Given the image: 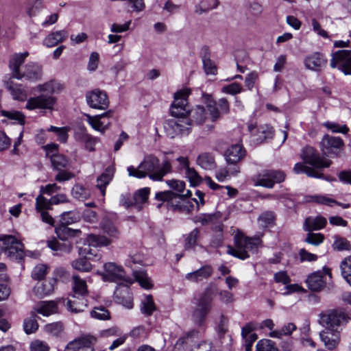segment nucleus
<instances>
[{
    "mask_svg": "<svg viewBox=\"0 0 351 351\" xmlns=\"http://www.w3.org/2000/svg\"><path fill=\"white\" fill-rule=\"evenodd\" d=\"M342 277L351 286V256L345 258L340 263Z\"/></svg>",
    "mask_w": 351,
    "mask_h": 351,
    "instance_id": "nucleus-45",
    "label": "nucleus"
},
{
    "mask_svg": "<svg viewBox=\"0 0 351 351\" xmlns=\"http://www.w3.org/2000/svg\"><path fill=\"white\" fill-rule=\"evenodd\" d=\"M86 101L93 108L105 110L108 107L109 100L105 91L95 89L86 94Z\"/></svg>",
    "mask_w": 351,
    "mask_h": 351,
    "instance_id": "nucleus-20",
    "label": "nucleus"
},
{
    "mask_svg": "<svg viewBox=\"0 0 351 351\" xmlns=\"http://www.w3.org/2000/svg\"><path fill=\"white\" fill-rule=\"evenodd\" d=\"M258 132L259 134V139L261 141H265L272 138L274 136V128L270 125H264L258 128Z\"/></svg>",
    "mask_w": 351,
    "mask_h": 351,
    "instance_id": "nucleus-62",
    "label": "nucleus"
},
{
    "mask_svg": "<svg viewBox=\"0 0 351 351\" xmlns=\"http://www.w3.org/2000/svg\"><path fill=\"white\" fill-rule=\"evenodd\" d=\"M149 193V187L140 189L132 196L121 195L120 204L126 208H134L137 211H141L148 204Z\"/></svg>",
    "mask_w": 351,
    "mask_h": 351,
    "instance_id": "nucleus-8",
    "label": "nucleus"
},
{
    "mask_svg": "<svg viewBox=\"0 0 351 351\" xmlns=\"http://www.w3.org/2000/svg\"><path fill=\"white\" fill-rule=\"evenodd\" d=\"M309 198L310 201L316 202L317 204L328 205L330 206H332V204L339 205L343 208H348L350 206L349 204H341L324 195H312Z\"/></svg>",
    "mask_w": 351,
    "mask_h": 351,
    "instance_id": "nucleus-43",
    "label": "nucleus"
},
{
    "mask_svg": "<svg viewBox=\"0 0 351 351\" xmlns=\"http://www.w3.org/2000/svg\"><path fill=\"white\" fill-rule=\"evenodd\" d=\"M28 52L15 53L11 56L9 62V67L11 70V77L20 80L19 73L22 70L21 64L24 62L25 58L28 56Z\"/></svg>",
    "mask_w": 351,
    "mask_h": 351,
    "instance_id": "nucleus-26",
    "label": "nucleus"
},
{
    "mask_svg": "<svg viewBox=\"0 0 351 351\" xmlns=\"http://www.w3.org/2000/svg\"><path fill=\"white\" fill-rule=\"evenodd\" d=\"M156 306L152 295H147L142 300L141 311L143 314L150 316L156 311Z\"/></svg>",
    "mask_w": 351,
    "mask_h": 351,
    "instance_id": "nucleus-41",
    "label": "nucleus"
},
{
    "mask_svg": "<svg viewBox=\"0 0 351 351\" xmlns=\"http://www.w3.org/2000/svg\"><path fill=\"white\" fill-rule=\"evenodd\" d=\"M51 209L50 199H47L44 195L40 193L36 198L35 210L40 215L42 221L53 226L55 220L48 213V210Z\"/></svg>",
    "mask_w": 351,
    "mask_h": 351,
    "instance_id": "nucleus-15",
    "label": "nucleus"
},
{
    "mask_svg": "<svg viewBox=\"0 0 351 351\" xmlns=\"http://www.w3.org/2000/svg\"><path fill=\"white\" fill-rule=\"evenodd\" d=\"M213 273V268L210 265H205L199 269L186 274V280L192 282H199L208 280Z\"/></svg>",
    "mask_w": 351,
    "mask_h": 351,
    "instance_id": "nucleus-24",
    "label": "nucleus"
},
{
    "mask_svg": "<svg viewBox=\"0 0 351 351\" xmlns=\"http://www.w3.org/2000/svg\"><path fill=\"white\" fill-rule=\"evenodd\" d=\"M350 320L349 315L343 309H330L319 315V324L329 330L336 329L341 332Z\"/></svg>",
    "mask_w": 351,
    "mask_h": 351,
    "instance_id": "nucleus-5",
    "label": "nucleus"
},
{
    "mask_svg": "<svg viewBox=\"0 0 351 351\" xmlns=\"http://www.w3.org/2000/svg\"><path fill=\"white\" fill-rule=\"evenodd\" d=\"M50 160L53 169L56 171H60L69 165V159L60 154H51Z\"/></svg>",
    "mask_w": 351,
    "mask_h": 351,
    "instance_id": "nucleus-42",
    "label": "nucleus"
},
{
    "mask_svg": "<svg viewBox=\"0 0 351 351\" xmlns=\"http://www.w3.org/2000/svg\"><path fill=\"white\" fill-rule=\"evenodd\" d=\"M326 223V219L321 215L316 217H308L306 218L304 222L303 229L306 232L319 230L324 228Z\"/></svg>",
    "mask_w": 351,
    "mask_h": 351,
    "instance_id": "nucleus-29",
    "label": "nucleus"
},
{
    "mask_svg": "<svg viewBox=\"0 0 351 351\" xmlns=\"http://www.w3.org/2000/svg\"><path fill=\"white\" fill-rule=\"evenodd\" d=\"M104 271L99 273L104 281L119 282L128 281L125 273L122 267L114 263H107L104 265Z\"/></svg>",
    "mask_w": 351,
    "mask_h": 351,
    "instance_id": "nucleus-14",
    "label": "nucleus"
},
{
    "mask_svg": "<svg viewBox=\"0 0 351 351\" xmlns=\"http://www.w3.org/2000/svg\"><path fill=\"white\" fill-rule=\"evenodd\" d=\"M80 216L78 212L71 210L64 212L60 215V223L62 225H70L78 221Z\"/></svg>",
    "mask_w": 351,
    "mask_h": 351,
    "instance_id": "nucleus-48",
    "label": "nucleus"
},
{
    "mask_svg": "<svg viewBox=\"0 0 351 351\" xmlns=\"http://www.w3.org/2000/svg\"><path fill=\"white\" fill-rule=\"evenodd\" d=\"M43 8V0H31L26 8L27 14L30 17L34 16Z\"/></svg>",
    "mask_w": 351,
    "mask_h": 351,
    "instance_id": "nucleus-54",
    "label": "nucleus"
},
{
    "mask_svg": "<svg viewBox=\"0 0 351 351\" xmlns=\"http://www.w3.org/2000/svg\"><path fill=\"white\" fill-rule=\"evenodd\" d=\"M245 156V150L240 144L232 145L225 152V158L228 164H237Z\"/></svg>",
    "mask_w": 351,
    "mask_h": 351,
    "instance_id": "nucleus-25",
    "label": "nucleus"
},
{
    "mask_svg": "<svg viewBox=\"0 0 351 351\" xmlns=\"http://www.w3.org/2000/svg\"><path fill=\"white\" fill-rule=\"evenodd\" d=\"M56 233L60 239L66 241L69 238L80 236L81 230L79 229H72L66 225L61 224L56 228Z\"/></svg>",
    "mask_w": 351,
    "mask_h": 351,
    "instance_id": "nucleus-35",
    "label": "nucleus"
},
{
    "mask_svg": "<svg viewBox=\"0 0 351 351\" xmlns=\"http://www.w3.org/2000/svg\"><path fill=\"white\" fill-rule=\"evenodd\" d=\"M221 91L223 93L230 94V95H237L243 91V87L241 84L233 82L228 85H225L222 87Z\"/></svg>",
    "mask_w": 351,
    "mask_h": 351,
    "instance_id": "nucleus-60",
    "label": "nucleus"
},
{
    "mask_svg": "<svg viewBox=\"0 0 351 351\" xmlns=\"http://www.w3.org/2000/svg\"><path fill=\"white\" fill-rule=\"evenodd\" d=\"M189 93L186 90H180L174 95V101L171 106V114L173 117L186 118L190 112L187 97Z\"/></svg>",
    "mask_w": 351,
    "mask_h": 351,
    "instance_id": "nucleus-10",
    "label": "nucleus"
},
{
    "mask_svg": "<svg viewBox=\"0 0 351 351\" xmlns=\"http://www.w3.org/2000/svg\"><path fill=\"white\" fill-rule=\"evenodd\" d=\"M240 172L239 167L237 166L233 168H221L216 171L215 177L219 182H223L230 176H237Z\"/></svg>",
    "mask_w": 351,
    "mask_h": 351,
    "instance_id": "nucleus-47",
    "label": "nucleus"
},
{
    "mask_svg": "<svg viewBox=\"0 0 351 351\" xmlns=\"http://www.w3.org/2000/svg\"><path fill=\"white\" fill-rule=\"evenodd\" d=\"M171 170V165L167 160L163 161L162 167H158L154 174H151L149 178L154 181H161L163 177Z\"/></svg>",
    "mask_w": 351,
    "mask_h": 351,
    "instance_id": "nucleus-44",
    "label": "nucleus"
},
{
    "mask_svg": "<svg viewBox=\"0 0 351 351\" xmlns=\"http://www.w3.org/2000/svg\"><path fill=\"white\" fill-rule=\"evenodd\" d=\"M36 314L38 313L43 316H50L58 311V304L56 301H42L38 302L32 310Z\"/></svg>",
    "mask_w": 351,
    "mask_h": 351,
    "instance_id": "nucleus-28",
    "label": "nucleus"
},
{
    "mask_svg": "<svg viewBox=\"0 0 351 351\" xmlns=\"http://www.w3.org/2000/svg\"><path fill=\"white\" fill-rule=\"evenodd\" d=\"M5 254L14 260H22L24 256L23 245L14 237L5 236L3 239Z\"/></svg>",
    "mask_w": 351,
    "mask_h": 351,
    "instance_id": "nucleus-12",
    "label": "nucleus"
},
{
    "mask_svg": "<svg viewBox=\"0 0 351 351\" xmlns=\"http://www.w3.org/2000/svg\"><path fill=\"white\" fill-rule=\"evenodd\" d=\"M323 125L335 133L346 134L349 131L346 125H339L335 122L326 121L323 123Z\"/></svg>",
    "mask_w": 351,
    "mask_h": 351,
    "instance_id": "nucleus-57",
    "label": "nucleus"
},
{
    "mask_svg": "<svg viewBox=\"0 0 351 351\" xmlns=\"http://www.w3.org/2000/svg\"><path fill=\"white\" fill-rule=\"evenodd\" d=\"M213 298L210 294V288H206L195 302L196 306L192 313V317L195 323L201 325L204 322L206 315L213 308Z\"/></svg>",
    "mask_w": 351,
    "mask_h": 351,
    "instance_id": "nucleus-7",
    "label": "nucleus"
},
{
    "mask_svg": "<svg viewBox=\"0 0 351 351\" xmlns=\"http://www.w3.org/2000/svg\"><path fill=\"white\" fill-rule=\"evenodd\" d=\"M344 145L343 141L338 136H332L326 134L320 142L321 150L324 155L337 156L338 152Z\"/></svg>",
    "mask_w": 351,
    "mask_h": 351,
    "instance_id": "nucleus-18",
    "label": "nucleus"
},
{
    "mask_svg": "<svg viewBox=\"0 0 351 351\" xmlns=\"http://www.w3.org/2000/svg\"><path fill=\"white\" fill-rule=\"evenodd\" d=\"M327 275L331 277L329 269H324L311 274L306 280L308 288L312 291H319L323 289L326 284Z\"/></svg>",
    "mask_w": 351,
    "mask_h": 351,
    "instance_id": "nucleus-19",
    "label": "nucleus"
},
{
    "mask_svg": "<svg viewBox=\"0 0 351 351\" xmlns=\"http://www.w3.org/2000/svg\"><path fill=\"white\" fill-rule=\"evenodd\" d=\"M103 231L114 239L119 238V232L114 224L108 219H104L101 226Z\"/></svg>",
    "mask_w": 351,
    "mask_h": 351,
    "instance_id": "nucleus-55",
    "label": "nucleus"
},
{
    "mask_svg": "<svg viewBox=\"0 0 351 351\" xmlns=\"http://www.w3.org/2000/svg\"><path fill=\"white\" fill-rule=\"evenodd\" d=\"M159 166V159L153 154H148L137 167L130 166L127 170L130 176L141 179L147 176L149 178L151 174H154L158 170Z\"/></svg>",
    "mask_w": 351,
    "mask_h": 351,
    "instance_id": "nucleus-6",
    "label": "nucleus"
},
{
    "mask_svg": "<svg viewBox=\"0 0 351 351\" xmlns=\"http://www.w3.org/2000/svg\"><path fill=\"white\" fill-rule=\"evenodd\" d=\"M197 164L206 170L213 169L216 166L213 155L208 152L202 153L198 156Z\"/></svg>",
    "mask_w": 351,
    "mask_h": 351,
    "instance_id": "nucleus-36",
    "label": "nucleus"
},
{
    "mask_svg": "<svg viewBox=\"0 0 351 351\" xmlns=\"http://www.w3.org/2000/svg\"><path fill=\"white\" fill-rule=\"evenodd\" d=\"M191 123L187 118L174 117L165 121L164 128L168 136L174 138L188 135L191 132Z\"/></svg>",
    "mask_w": 351,
    "mask_h": 351,
    "instance_id": "nucleus-9",
    "label": "nucleus"
},
{
    "mask_svg": "<svg viewBox=\"0 0 351 351\" xmlns=\"http://www.w3.org/2000/svg\"><path fill=\"white\" fill-rule=\"evenodd\" d=\"M217 0H202L199 5L195 6V12L198 14H202L217 8Z\"/></svg>",
    "mask_w": 351,
    "mask_h": 351,
    "instance_id": "nucleus-51",
    "label": "nucleus"
},
{
    "mask_svg": "<svg viewBox=\"0 0 351 351\" xmlns=\"http://www.w3.org/2000/svg\"><path fill=\"white\" fill-rule=\"evenodd\" d=\"M257 351H279L274 341L270 339L260 340L256 346Z\"/></svg>",
    "mask_w": 351,
    "mask_h": 351,
    "instance_id": "nucleus-56",
    "label": "nucleus"
},
{
    "mask_svg": "<svg viewBox=\"0 0 351 351\" xmlns=\"http://www.w3.org/2000/svg\"><path fill=\"white\" fill-rule=\"evenodd\" d=\"M330 65L332 68L338 66L346 75H350L351 50L341 49L333 53Z\"/></svg>",
    "mask_w": 351,
    "mask_h": 351,
    "instance_id": "nucleus-11",
    "label": "nucleus"
},
{
    "mask_svg": "<svg viewBox=\"0 0 351 351\" xmlns=\"http://www.w3.org/2000/svg\"><path fill=\"white\" fill-rule=\"evenodd\" d=\"M199 235V230L197 228L193 229L189 234L184 235V249L193 248L196 244Z\"/></svg>",
    "mask_w": 351,
    "mask_h": 351,
    "instance_id": "nucleus-50",
    "label": "nucleus"
},
{
    "mask_svg": "<svg viewBox=\"0 0 351 351\" xmlns=\"http://www.w3.org/2000/svg\"><path fill=\"white\" fill-rule=\"evenodd\" d=\"M42 67L34 62H29L22 66V70L19 73L20 80L25 79L31 82H36L42 77Z\"/></svg>",
    "mask_w": 351,
    "mask_h": 351,
    "instance_id": "nucleus-22",
    "label": "nucleus"
},
{
    "mask_svg": "<svg viewBox=\"0 0 351 351\" xmlns=\"http://www.w3.org/2000/svg\"><path fill=\"white\" fill-rule=\"evenodd\" d=\"M204 51V55H202V60L206 74L216 75L217 69L214 62H213L210 59L208 49L207 48H205Z\"/></svg>",
    "mask_w": 351,
    "mask_h": 351,
    "instance_id": "nucleus-40",
    "label": "nucleus"
},
{
    "mask_svg": "<svg viewBox=\"0 0 351 351\" xmlns=\"http://www.w3.org/2000/svg\"><path fill=\"white\" fill-rule=\"evenodd\" d=\"M71 193L74 198L82 201L87 199L90 197V192L88 189L79 184L73 186L71 190Z\"/></svg>",
    "mask_w": 351,
    "mask_h": 351,
    "instance_id": "nucleus-52",
    "label": "nucleus"
},
{
    "mask_svg": "<svg viewBox=\"0 0 351 351\" xmlns=\"http://www.w3.org/2000/svg\"><path fill=\"white\" fill-rule=\"evenodd\" d=\"M191 123H195L197 125H202L204 123L206 119V113L205 109L202 106H197L193 110H190Z\"/></svg>",
    "mask_w": 351,
    "mask_h": 351,
    "instance_id": "nucleus-38",
    "label": "nucleus"
},
{
    "mask_svg": "<svg viewBox=\"0 0 351 351\" xmlns=\"http://www.w3.org/2000/svg\"><path fill=\"white\" fill-rule=\"evenodd\" d=\"M111 243V240L103 235L89 234L87 237L84 245L79 248V254L82 256L94 255L90 249L93 247L108 246Z\"/></svg>",
    "mask_w": 351,
    "mask_h": 351,
    "instance_id": "nucleus-17",
    "label": "nucleus"
},
{
    "mask_svg": "<svg viewBox=\"0 0 351 351\" xmlns=\"http://www.w3.org/2000/svg\"><path fill=\"white\" fill-rule=\"evenodd\" d=\"M134 276L139 285L147 289H151L153 286L150 278L143 271L134 270L133 271Z\"/></svg>",
    "mask_w": 351,
    "mask_h": 351,
    "instance_id": "nucleus-46",
    "label": "nucleus"
},
{
    "mask_svg": "<svg viewBox=\"0 0 351 351\" xmlns=\"http://www.w3.org/2000/svg\"><path fill=\"white\" fill-rule=\"evenodd\" d=\"M56 283L55 278H50L44 281H38L33 289V292L39 298L45 297L53 292Z\"/></svg>",
    "mask_w": 351,
    "mask_h": 351,
    "instance_id": "nucleus-27",
    "label": "nucleus"
},
{
    "mask_svg": "<svg viewBox=\"0 0 351 351\" xmlns=\"http://www.w3.org/2000/svg\"><path fill=\"white\" fill-rule=\"evenodd\" d=\"M191 195V192L189 191L185 195H179L171 191H165L156 193L155 199L166 202L168 210L189 214L193 210L194 205L191 201L186 199L185 196Z\"/></svg>",
    "mask_w": 351,
    "mask_h": 351,
    "instance_id": "nucleus-3",
    "label": "nucleus"
},
{
    "mask_svg": "<svg viewBox=\"0 0 351 351\" xmlns=\"http://www.w3.org/2000/svg\"><path fill=\"white\" fill-rule=\"evenodd\" d=\"M324 236L321 233H312L309 232L307 234L305 241L313 245H318L323 242Z\"/></svg>",
    "mask_w": 351,
    "mask_h": 351,
    "instance_id": "nucleus-63",
    "label": "nucleus"
},
{
    "mask_svg": "<svg viewBox=\"0 0 351 351\" xmlns=\"http://www.w3.org/2000/svg\"><path fill=\"white\" fill-rule=\"evenodd\" d=\"M112 114V112L111 110H108L101 114L93 117L87 115V121L94 130L104 133L108 128L109 123H106L104 121H101V119L104 117H110Z\"/></svg>",
    "mask_w": 351,
    "mask_h": 351,
    "instance_id": "nucleus-30",
    "label": "nucleus"
},
{
    "mask_svg": "<svg viewBox=\"0 0 351 351\" xmlns=\"http://www.w3.org/2000/svg\"><path fill=\"white\" fill-rule=\"evenodd\" d=\"M285 179V174L280 170H267L257 178L256 185L271 189L275 183H280Z\"/></svg>",
    "mask_w": 351,
    "mask_h": 351,
    "instance_id": "nucleus-16",
    "label": "nucleus"
},
{
    "mask_svg": "<svg viewBox=\"0 0 351 351\" xmlns=\"http://www.w3.org/2000/svg\"><path fill=\"white\" fill-rule=\"evenodd\" d=\"M67 308L72 313L82 312L87 306V300L84 296L73 295L66 302Z\"/></svg>",
    "mask_w": 351,
    "mask_h": 351,
    "instance_id": "nucleus-31",
    "label": "nucleus"
},
{
    "mask_svg": "<svg viewBox=\"0 0 351 351\" xmlns=\"http://www.w3.org/2000/svg\"><path fill=\"white\" fill-rule=\"evenodd\" d=\"M301 157L304 163L311 167L298 162L295 165L293 171L298 174L304 173L308 177L324 178L323 174L320 171L321 169L329 167L332 163L330 160L321 157L317 151L310 146L302 149Z\"/></svg>",
    "mask_w": 351,
    "mask_h": 351,
    "instance_id": "nucleus-1",
    "label": "nucleus"
},
{
    "mask_svg": "<svg viewBox=\"0 0 351 351\" xmlns=\"http://www.w3.org/2000/svg\"><path fill=\"white\" fill-rule=\"evenodd\" d=\"M327 64V58L319 52H315L306 56L304 59V64L308 69L318 71L325 67Z\"/></svg>",
    "mask_w": 351,
    "mask_h": 351,
    "instance_id": "nucleus-23",
    "label": "nucleus"
},
{
    "mask_svg": "<svg viewBox=\"0 0 351 351\" xmlns=\"http://www.w3.org/2000/svg\"><path fill=\"white\" fill-rule=\"evenodd\" d=\"M276 219V215L274 212L267 211L262 213L258 217V221L261 225L264 227H267L268 226L272 225L274 223Z\"/></svg>",
    "mask_w": 351,
    "mask_h": 351,
    "instance_id": "nucleus-58",
    "label": "nucleus"
},
{
    "mask_svg": "<svg viewBox=\"0 0 351 351\" xmlns=\"http://www.w3.org/2000/svg\"><path fill=\"white\" fill-rule=\"evenodd\" d=\"M93 318L98 320H108L110 319V312L104 306H96L90 312Z\"/></svg>",
    "mask_w": 351,
    "mask_h": 351,
    "instance_id": "nucleus-53",
    "label": "nucleus"
},
{
    "mask_svg": "<svg viewBox=\"0 0 351 351\" xmlns=\"http://www.w3.org/2000/svg\"><path fill=\"white\" fill-rule=\"evenodd\" d=\"M259 237H245L237 234L234 236L235 247H229L228 252L234 257L244 260L250 257L249 252L255 253L261 245Z\"/></svg>",
    "mask_w": 351,
    "mask_h": 351,
    "instance_id": "nucleus-4",
    "label": "nucleus"
},
{
    "mask_svg": "<svg viewBox=\"0 0 351 351\" xmlns=\"http://www.w3.org/2000/svg\"><path fill=\"white\" fill-rule=\"evenodd\" d=\"M73 261L71 263L72 267L80 271L88 272L92 269V265L86 259V256H82Z\"/></svg>",
    "mask_w": 351,
    "mask_h": 351,
    "instance_id": "nucleus-49",
    "label": "nucleus"
},
{
    "mask_svg": "<svg viewBox=\"0 0 351 351\" xmlns=\"http://www.w3.org/2000/svg\"><path fill=\"white\" fill-rule=\"evenodd\" d=\"M319 338L325 348L330 351L335 350L341 342V331L336 329L324 328L319 332Z\"/></svg>",
    "mask_w": 351,
    "mask_h": 351,
    "instance_id": "nucleus-21",
    "label": "nucleus"
},
{
    "mask_svg": "<svg viewBox=\"0 0 351 351\" xmlns=\"http://www.w3.org/2000/svg\"><path fill=\"white\" fill-rule=\"evenodd\" d=\"M47 332L53 335L58 336L63 330V325L61 322H54L47 324L45 326Z\"/></svg>",
    "mask_w": 351,
    "mask_h": 351,
    "instance_id": "nucleus-61",
    "label": "nucleus"
},
{
    "mask_svg": "<svg viewBox=\"0 0 351 351\" xmlns=\"http://www.w3.org/2000/svg\"><path fill=\"white\" fill-rule=\"evenodd\" d=\"M58 85L54 81H50L37 86L36 89L38 91L47 92V94H41L29 98L27 101L26 108L30 110L35 109H53L56 102V99L51 95L56 92Z\"/></svg>",
    "mask_w": 351,
    "mask_h": 351,
    "instance_id": "nucleus-2",
    "label": "nucleus"
},
{
    "mask_svg": "<svg viewBox=\"0 0 351 351\" xmlns=\"http://www.w3.org/2000/svg\"><path fill=\"white\" fill-rule=\"evenodd\" d=\"M5 88L10 92L15 100L25 101L27 99V93L23 86L9 80L5 82Z\"/></svg>",
    "mask_w": 351,
    "mask_h": 351,
    "instance_id": "nucleus-32",
    "label": "nucleus"
},
{
    "mask_svg": "<svg viewBox=\"0 0 351 351\" xmlns=\"http://www.w3.org/2000/svg\"><path fill=\"white\" fill-rule=\"evenodd\" d=\"M29 350L30 351H49L50 347L46 342L36 339L30 343Z\"/></svg>",
    "mask_w": 351,
    "mask_h": 351,
    "instance_id": "nucleus-64",
    "label": "nucleus"
},
{
    "mask_svg": "<svg viewBox=\"0 0 351 351\" xmlns=\"http://www.w3.org/2000/svg\"><path fill=\"white\" fill-rule=\"evenodd\" d=\"M97 338L91 335H84L70 341L65 351H94Z\"/></svg>",
    "mask_w": 351,
    "mask_h": 351,
    "instance_id": "nucleus-13",
    "label": "nucleus"
},
{
    "mask_svg": "<svg viewBox=\"0 0 351 351\" xmlns=\"http://www.w3.org/2000/svg\"><path fill=\"white\" fill-rule=\"evenodd\" d=\"M69 34L65 30H60L49 34L43 40L47 47H52L67 38Z\"/></svg>",
    "mask_w": 351,
    "mask_h": 351,
    "instance_id": "nucleus-34",
    "label": "nucleus"
},
{
    "mask_svg": "<svg viewBox=\"0 0 351 351\" xmlns=\"http://www.w3.org/2000/svg\"><path fill=\"white\" fill-rule=\"evenodd\" d=\"M333 248L338 251L351 250V244L346 239L338 236L335 237V241L332 245Z\"/></svg>",
    "mask_w": 351,
    "mask_h": 351,
    "instance_id": "nucleus-59",
    "label": "nucleus"
},
{
    "mask_svg": "<svg viewBox=\"0 0 351 351\" xmlns=\"http://www.w3.org/2000/svg\"><path fill=\"white\" fill-rule=\"evenodd\" d=\"M114 173V168L113 167H108L106 169L104 172L97 178V186L100 190L103 196L106 194V187L112 180Z\"/></svg>",
    "mask_w": 351,
    "mask_h": 351,
    "instance_id": "nucleus-33",
    "label": "nucleus"
},
{
    "mask_svg": "<svg viewBox=\"0 0 351 351\" xmlns=\"http://www.w3.org/2000/svg\"><path fill=\"white\" fill-rule=\"evenodd\" d=\"M73 290L74 293L73 295L85 297L88 293L86 281L82 279L79 276H73Z\"/></svg>",
    "mask_w": 351,
    "mask_h": 351,
    "instance_id": "nucleus-39",
    "label": "nucleus"
},
{
    "mask_svg": "<svg viewBox=\"0 0 351 351\" xmlns=\"http://www.w3.org/2000/svg\"><path fill=\"white\" fill-rule=\"evenodd\" d=\"M38 327L37 315L32 311L29 317L25 318L23 321L24 331L27 335H30L36 332Z\"/></svg>",
    "mask_w": 351,
    "mask_h": 351,
    "instance_id": "nucleus-37",
    "label": "nucleus"
}]
</instances>
